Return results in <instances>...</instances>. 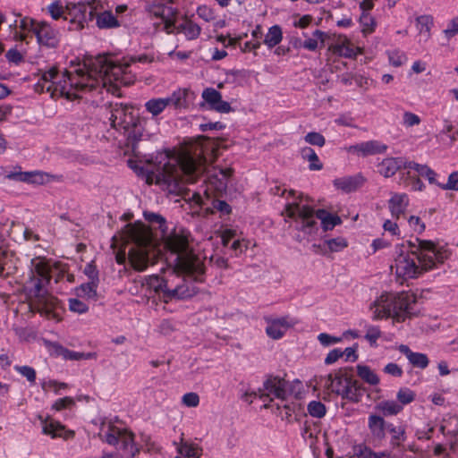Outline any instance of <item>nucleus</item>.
<instances>
[{"label": "nucleus", "instance_id": "19", "mask_svg": "<svg viewBox=\"0 0 458 458\" xmlns=\"http://www.w3.org/2000/svg\"><path fill=\"white\" fill-rule=\"evenodd\" d=\"M387 146L378 140H369L356 145L350 146L347 148L349 153L356 154L360 157H367L385 153Z\"/></svg>", "mask_w": 458, "mask_h": 458}, {"label": "nucleus", "instance_id": "62", "mask_svg": "<svg viewBox=\"0 0 458 458\" xmlns=\"http://www.w3.org/2000/svg\"><path fill=\"white\" fill-rule=\"evenodd\" d=\"M69 308L72 312L83 313L86 310V305L83 301L78 298H71L69 300Z\"/></svg>", "mask_w": 458, "mask_h": 458}, {"label": "nucleus", "instance_id": "24", "mask_svg": "<svg viewBox=\"0 0 458 458\" xmlns=\"http://www.w3.org/2000/svg\"><path fill=\"white\" fill-rule=\"evenodd\" d=\"M96 20V24L98 29H114L120 26V22L116 17L108 11L97 13L90 11L89 13V20Z\"/></svg>", "mask_w": 458, "mask_h": 458}, {"label": "nucleus", "instance_id": "20", "mask_svg": "<svg viewBox=\"0 0 458 458\" xmlns=\"http://www.w3.org/2000/svg\"><path fill=\"white\" fill-rule=\"evenodd\" d=\"M202 98L209 105L211 109L219 113H229L232 110L230 104L222 100V95L213 88H207L202 92Z\"/></svg>", "mask_w": 458, "mask_h": 458}, {"label": "nucleus", "instance_id": "14", "mask_svg": "<svg viewBox=\"0 0 458 458\" xmlns=\"http://www.w3.org/2000/svg\"><path fill=\"white\" fill-rule=\"evenodd\" d=\"M253 394L264 402V406L267 408V402H272L274 398L282 401L286 400L288 397V382L279 377H270L264 382L263 388L259 389Z\"/></svg>", "mask_w": 458, "mask_h": 458}, {"label": "nucleus", "instance_id": "21", "mask_svg": "<svg viewBox=\"0 0 458 458\" xmlns=\"http://www.w3.org/2000/svg\"><path fill=\"white\" fill-rule=\"evenodd\" d=\"M389 423L381 415L370 414L368 418V428L374 441L381 442L386 438Z\"/></svg>", "mask_w": 458, "mask_h": 458}, {"label": "nucleus", "instance_id": "17", "mask_svg": "<svg viewBox=\"0 0 458 458\" xmlns=\"http://www.w3.org/2000/svg\"><path fill=\"white\" fill-rule=\"evenodd\" d=\"M34 33L38 41L47 47H55L59 41V32L46 21H37Z\"/></svg>", "mask_w": 458, "mask_h": 458}, {"label": "nucleus", "instance_id": "63", "mask_svg": "<svg viewBox=\"0 0 458 458\" xmlns=\"http://www.w3.org/2000/svg\"><path fill=\"white\" fill-rule=\"evenodd\" d=\"M403 124L406 127H411L414 125H418L420 123V118L416 114L411 112H405L403 116Z\"/></svg>", "mask_w": 458, "mask_h": 458}, {"label": "nucleus", "instance_id": "32", "mask_svg": "<svg viewBox=\"0 0 458 458\" xmlns=\"http://www.w3.org/2000/svg\"><path fill=\"white\" fill-rule=\"evenodd\" d=\"M171 283H174V280L171 279V275L167 276L165 278H160L157 276H152L148 280V286L152 288L157 293L160 294L165 301V295L168 293L167 289H169Z\"/></svg>", "mask_w": 458, "mask_h": 458}, {"label": "nucleus", "instance_id": "9", "mask_svg": "<svg viewBox=\"0 0 458 458\" xmlns=\"http://www.w3.org/2000/svg\"><path fill=\"white\" fill-rule=\"evenodd\" d=\"M415 296L408 293H384L370 304L369 309L374 320L392 318L394 322L400 323L415 315Z\"/></svg>", "mask_w": 458, "mask_h": 458}, {"label": "nucleus", "instance_id": "51", "mask_svg": "<svg viewBox=\"0 0 458 458\" xmlns=\"http://www.w3.org/2000/svg\"><path fill=\"white\" fill-rule=\"evenodd\" d=\"M74 406V400L72 397H64L57 399L53 404L52 409L55 411L72 409Z\"/></svg>", "mask_w": 458, "mask_h": 458}, {"label": "nucleus", "instance_id": "1", "mask_svg": "<svg viewBox=\"0 0 458 458\" xmlns=\"http://www.w3.org/2000/svg\"><path fill=\"white\" fill-rule=\"evenodd\" d=\"M208 139L202 137L195 146L193 154L182 153L178 158L157 160L153 165L146 168L147 182H155L171 193H179L183 189V182L193 183L206 170L207 157L210 154L215 157V147H208Z\"/></svg>", "mask_w": 458, "mask_h": 458}, {"label": "nucleus", "instance_id": "28", "mask_svg": "<svg viewBox=\"0 0 458 458\" xmlns=\"http://www.w3.org/2000/svg\"><path fill=\"white\" fill-rule=\"evenodd\" d=\"M407 164V161L403 160L402 158H394L388 157L385 158L378 165V171L385 177H390L394 175L398 170L403 168L404 165Z\"/></svg>", "mask_w": 458, "mask_h": 458}, {"label": "nucleus", "instance_id": "56", "mask_svg": "<svg viewBox=\"0 0 458 458\" xmlns=\"http://www.w3.org/2000/svg\"><path fill=\"white\" fill-rule=\"evenodd\" d=\"M388 58L390 64L395 67L401 66L406 60L405 55L399 50H393L388 52Z\"/></svg>", "mask_w": 458, "mask_h": 458}, {"label": "nucleus", "instance_id": "38", "mask_svg": "<svg viewBox=\"0 0 458 458\" xmlns=\"http://www.w3.org/2000/svg\"><path fill=\"white\" fill-rule=\"evenodd\" d=\"M178 453L188 458H199L202 454V448L197 444L182 441L177 448Z\"/></svg>", "mask_w": 458, "mask_h": 458}, {"label": "nucleus", "instance_id": "53", "mask_svg": "<svg viewBox=\"0 0 458 458\" xmlns=\"http://www.w3.org/2000/svg\"><path fill=\"white\" fill-rule=\"evenodd\" d=\"M304 139L307 143L314 146L323 147L326 143L324 136L316 131L309 132Z\"/></svg>", "mask_w": 458, "mask_h": 458}, {"label": "nucleus", "instance_id": "15", "mask_svg": "<svg viewBox=\"0 0 458 458\" xmlns=\"http://www.w3.org/2000/svg\"><path fill=\"white\" fill-rule=\"evenodd\" d=\"M109 121L111 126L118 131H123L128 137L131 138V125L134 123L132 108L123 104H110Z\"/></svg>", "mask_w": 458, "mask_h": 458}, {"label": "nucleus", "instance_id": "16", "mask_svg": "<svg viewBox=\"0 0 458 458\" xmlns=\"http://www.w3.org/2000/svg\"><path fill=\"white\" fill-rule=\"evenodd\" d=\"M67 14L64 17L70 23V30H81L86 21V4L83 2H68L66 4Z\"/></svg>", "mask_w": 458, "mask_h": 458}, {"label": "nucleus", "instance_id": "5", "mask_svg": "<svg viewBox=\"0 0 458 458\" xmlns=\"http://www.w3.org/2000/svg\"><path fill=\"white\" fill-rule=\"evenodd\" d=\"M31 266L29 287L38 297V311L49 319L61 320L62 309L59 307L57 300L49 294H41V291L49 283L52 276H56L57 280L64 276L66 269L65 265L61 262H51L38 257L31 260Z\"/></svg>", "mask_w": 458, "mask_h": 458}, {"label": "nucleus", "instance_id": "13", "mask_svg": "<svg viewBox=\"0 0 458 458\" xmlns=\"http://www.w3.org/2000/svg\"><path fill=\"white\" fill-rule=\"evenodd\" d=\"M404 169L407 170V172L406 174H403L402 179L404 184L411 186L413 191H422L424 188V184L420 181V176L428 179L431 184L437 183V174L426 165H420L411 161L404 165Z\"/></svg>", "mask_w": 458, "mask_h": 458}, {"label": "nucleus", "instance_id": "29", "mask_svg": "<svg viewBox=\"0 0 458 458\" xmlns=\"http://www.w3.org/2000/svg\"><path fill=\"white\" fill-rule=\"evenodd\" d=\"M191 91L188 89H178L174 90L169 97L165 98L167 105L174 106L175 109H185L189 106V96Z\"/></svg>", "mask_w": 458, "mask_h": 458}, {"label": "nucleus", "instance_id": "41", "mask_svg": "<svg viewBox=\"0 0 458 458\" xmlns=\"http://www.w3.org/2000/svg\"><path fill=\"white\" fill-rule=\"evenodd\" d=\"M357 374L361 379L369 385L376 386L379 383V377L368 366L358 365Z\"/></svg>", "mask_w": 458, "mask_h": 458}, {"label": "nucleus", "instance_id": "36", "mask_svg": "<svg viewBox=\"0 0 458 458\" xmlns=\"http://www.w3.org/2000/svg\"><path fill=\"white\" fill-rule=\"evenodd\" d=\"M53 175L44 173L42 171L35 170L25 172L24 182L31 184H44L52 181Z\"/></svg>", "mask_w": 458, "mask_h": 458}, {"label": "nucleus", "instance_id": "8", "mask_svg": "<svg viewBox=\"0 0 458 458\" xmlns=\"http://www.w3.org/2000/svg\"><path fill=\"white\" fill-rule=\"evenodd\" d=\"M284 214L294 223V228L305 234H314L318 231L317 219H319L324 231L332 230L342 223L337 215H333L325 209H314L307 205L298 202L289 203L285 206Z\"/></svg>", "mask_w": 458, "mask_h": 458}, {"label": "nucleus", "instance_id": "44", "mask_svg": "<svg viewBox=\"0 0 458 458\" xmlns=\"http://www.w3.org/2000/svg\"><path fill=\"white\" fill-rule=\"evenodd\" d=\"M282 38L281 28L277 25H275L268 30V32L265 36L264 43L269 48H272L281 42Z\"/></svg>", "mask_w": 458, "mask_h": 458}, {"label": "nucleus", "instance_id": "60", "mask_svg": "<svg viewBox=\"0 0 458 458\" xmlns=\"http://www.w3.org/2000/svg\"><path fill=\"white\" fill-rule=\"evenodd\" d=\"M353 455L357 458H372L373 451L365 445H360L354 446Z\"/></svg>", "mask_w": 458, "mask_h": 458}, {"label": "nucleus", "instance_id": "26", "mask_svg": "<svg viewBox=\"0 0 458 458\" xmlns=\"http://www.w3.org/2000/svg\"><path fill=\"white\" fill-rule=\"evenodd\" d=\"M409 205V198L405 193H394L388 200V208L392 216L398 219Z\"/></svg>", "mask_w": 458, "mask_h": 458}, {"label": "nucleus", "instance_id": "48", "mask_svg": "<svg viewBox=\"0 0 458 458\" xmlns=\"http://www.w3.org/2000/svg\"><path fill=\"white\" fill-rule=\"evenodd\" d=\"M308 411L310 416L322 418L326 414V406L319 401H312L308 404Z\"/></svg>", "mask_w": 458, "mask_h": 458}, {"label": "nucleus", "instance_id": "22", "mask_svg": "<svg viewBox=\"0 0 458 458\" xmlns=\"http://www.w3.org/2000/svg\"><path fill=\"white\" fill-rule=\"evenodd\" d=\"M233 172L232 168L214 169L213 172H208L204 182L208 180L215 191H222L226 188L227 180L232 176Z\"/></svg>", "mask_w": 458, "mask_h": 458}, {"label": "nucleus", "instance_id": "58", "mask_svg": "<svg viewBox=\"0 0 458 458\" xmlns=\"http://www.w3.org/2000/svg\"><path fill=\"white\" fill-rule=\"evenodd\" d=\"M182 403L187 407H197L199 403V397L196 393H187L182 396Z\"/></svg>", "mask_w": 458, "mask_h": 458}, {"label": "nucleus", "instance_id": "37", "mask_svg": "<svg viewBox=\"0 0 458 458\" xmlns=\"http://www.w3.org/2000/svg\"><path fill=\"white\" fill-rule=\"evenodd\" d=\"M98 274L92 264H88V299L97 297V286L98 284Z\"/></svg>", "mask_w": 458, "mask_h": 458}, {"label": "nucleus", "instance_id": "35", "mask_svg": "<svg viewBox=\"0 0 458 458\" xmlns=\"http://www.w3.org/2000/svg\"><path fill=\"white\" fill-rule=\"evenodd\" d=\"M387 432L391 435L390 444L393 448L400 447L406 439L405 428L403 426H395L393 423H389Z\"/></svg>", "mask_w": 458, "mask_h": 458}, {"label": "nucleus", "instance_id": "7", "mask_svg": "<svg viewBox=\"0 0 458 458\" xmlns=\"http://www.w3.org/2000/svg\"><path fill=\"white\" fill-rule=\"evenodd\" d=\"M85 64L72 72L70 76L66 71L58 72L55 67L44 72L38 85L41 89L51 92L52 96H65L69 99L81 98L85 94L86 78L84 76Z\"/></svg>", "mask_w": 458, "mask_h": 458}, {"label": "nucleus", "instance_id": "52", "mask_svg": "<svg viewBox=\"0 0 458 458\" xmlns=\"http://www.w3.org/2000/svg\"><path fill=\"white\" fill-rule=\"evenodd\" d=\"M436 184L443 190L458 191V171L449 174L446 183L441 184L437 182Z\"/></svg>", "mask_w": 458, "mask_h": 458}, {"label": "nucleus", "instance_id": "64", "mask_svg": "<svg viewBox=\"0 0 458 458\" xmlns=\"http://www.w3.org/2000/svg\"><path fill=\"white\" fill-rule=\"evenodd\" d=\"M444 33L447 38H451L458 34V17L450 21Z\"/></svg>", "mask_w": 458, "mask_h": 458}, {"label": "nucleus", "instance_id": "33", "mask_svg": "<svg viewBox=\"0 0 458 458\" xmlns=\"http://www.w3.org/2000/svg\"><path fill=\"white\" fill-rule=\"evenodd\" d=\"M375 410L378 411L382 417L394 416L403 411V405L394 400H383L376 404Z\"/></svg>", "mask_w": 458, "mask_h": 458}, {"label": "nucleus", "instance_id": "30", "mask_svg": "<svg viewBox=\"0 0 458 458\" xmlns=\"http://www.w3.org/2000/svg\"><path fill=\"white\" fill-rule=\"evenodd\" d=\"M174 32L183 33L188 40H194L200 35L201 28L197 23L185 17L180 25L175 26Z\"/></svg>", "mask_w": 458, "mask_h": 458}, {"label": "nucleus", "instance_id": "42", "mask_svg": "<svg viewBox=\"0 0 458 458\" xmlns=\"http://www.w3.org/2000/svg\"><path fill=\"white\" fill-rule=\"evenodd\" d=\"M301 156L304 159L310 162L309 168L310 170H321L323 167L322 163L314 149L310 147L303 148L301 149Z\"/></svg>", "mask_w": 458, "mask_h": 458}, {"label": "nucleus", "instance_id": "12", "mask_svg": "<svg viewBox=\"0 0 458 458\" xmlns=\"http://www.w3.org/2000/svg\"><path fill=\"white\" fill-rule=\"evenodd\" d=\"M98 435L100 439L108 445H116L121 444L123 449H130L133 456L138 449L134 447V435L125 428H120L111 422L102 420Z\"/></svg>", "mask_w": 458, "mask_h": 458}, {"label": "nucleus", "instance_id": "55", "mask_svg": "<svg viewBox=\"0 0 458 458\" xmlns=\"http://www.w3.org/2000/svg\"><path fill=\"white\" fill-rule=\"evenodd\" d=\"M144 217L150 224H152V225L157 224V225H158L160 229L164 230L163 227L165 225V219L159 214L150 212V211H145Z\"/></svg>", "mask_w": 458, "mask_h": 458}, {"label": "nucleus", "instance_id": "45", "mask_svg": "<svg viewBox=\"0 0 458 458\" xmlns=\"http://www.w3.org/2000/svg\"><path fill=\"white\" fill-rule=\"evenodd\" d=\"M37 21L28 17H19L15 21V27L21 30L20 38H24L28 31L32 30L34 32V26Z\"/></svg>", "mask_w": 458, "mask_h": 458}, {"label": "nucleus", "instance_id": "3", "mask_svg": "<svg viewBox=\"0 0 458 458\" xmlns=\"http://www.w3.org/2000/svg\"><path fill=\"white\" fill-rule=\"evenodd\" d=\"M136 62H151V59L142 55L118 63L106 55L88 56V91L106 89L113 95L118 94L120 86H128L134 81V76L127 69L131 63Z\"/></svg>", "mask_w": 458, "mask_h": 458}, {"label": "nucleus", "instance_id": "49", "mask_svg": "<svg viewBox=\"0 0 458 458\" xmlns=\"http://www.w3.org/2000/svg\"><path fill=\"white\" fill-rule=\"evenodd\" d=\"M325 244L327 246L330 251L338 252L343 250L348 246L346 239L343 237H337L330 240H327Z\"/></svg>", "mask_w": 458, "mask_h": 458}, {"label": "nucleus", "instance_id": "25", "mask_svg": "<svg viewBox=\"0 0 458 458\" xmlns=\"http://www.w3.org/2000/svg\"><path fill=\"white\" fill-rule=\"evenodd\" d=\"M328 50L334 55L346 58L354 57L357 55L352 44L346 37H339L336 42L329 46Z\"/></svg>", "mask_w": 458, "mask_h": 458}, {"label": "nucleus", "instance_id": "50", "mask_svg": "<svg viewBox=\"0 0 458 458\" xmlns=\"http://www.w3.org/2000/svg\"><path fill=\"white\" fill-rule=\"evenodd\" d=\"M397 400L401 405H406L411 403L415 399V394L409 388H401L396 394Z\"/></svg>", "mask_w": 458, "mask_h": 458}, {"label": "nucleus", "instance_id": "57", "mask_svg": "<svg viewBox=\"0 0 458 458\" xmlns=\"http://www.w3.org/2000/svg\"><path fill=\"white\" fill-rule=\"evenodd\" d=\"M381 336V331L378 327L369 326L367 327L365 338L371 345L376 344L377 340Z\"/></svg>", "mask_w": 458, "mask_h": 458}, {"label": "nucleus", "instance_id": "6", "mask_svg": "<svg viewBox=\"0 0 458 458\" xmlns=\"http://www.w3.org/2000/svg\"><path fill=\"white\" fill-rule=\"evenodd\" d=\"M128 259L131 266L138 271L145 270L155 263L157 256L153 234L148 226L142 223L128 225L125 231Z\"/></svg>", "mask_w": 458, "mask_h": 458}, {"label": "nucleus", "instance_id": "54", "mask_svg": "<svg viewBox=\"0 0 458 458\" xmlns=\"http://www.w3.org/2000/svg\"><path fill=\"white\" fill-rule=\"evenodd\" d=\"M14 369L21 376L26 377L29 382L35 383L36 381V371L30 366H15Z\"/></svg>", "mask_w": 458, "mask_h": 458}, {"label": "nucleus", "instance_id": "2", "mask_svg": "<svg viewBox=\"0 0 458 458\" xmlns=\"http://www.w3.org/2000/svg\"><path fill=\"white\" fill-rule=\"evenodd\" d=\"M165 245L175 255L174 269L171 273V279L174 283H171L167 289L165 302L194 296L197 293L196 287L184 277H181L178 273L186 274L192 276L195 281L202 282L205 273L203 258L190 249L188 234L183 230L174 231L169 234L165 240Z\"/></svg>", "mask_w": 458, "mask_h": 458}, {"label": "nucleus", "instance_id": "39", "mask_svg": "<svg viewBox=\"0 0 458 458\" xmlns=\"http://www.w3.org/2000/svg\"><path fill=\"white\" fill-rule=\"evenodd\" d=\"M168 106L165 98H151L145 103L146 110L152 114L157 116Z\"/></svg>", "mask_w": 458, "mask_h": 458}, {"label": "nucleus", "instance_id": "23", "mask_svg": "<svg viewBox=\"0 0 458 458\" xmlns=\"http://www.w3.org/2000/svg\"><path fill=\"white\" fill-rule=\"evenodd\" d=\"M293 324L288 320L287 317L268 320V326L266 332L272 339H280L284 336L288 328Z\"/></svg>", "mask_w": 458, "mask_h": 458}, {"label": "nucleus", "instance_id": "34", "mask_svg": "<svg viewBox=\"0 0 458 458\" xmlns=\"http://www.w3.org/2000/svg\"><path fill=\"white\" fill-rule=\"evenodd\" d=\"M433 26V18L430 15H421L416 19V28L419 31L420 41H427L430 38V30Z\"/></svg>", "mask_w": 458, "mask_h": 458}, {"label": "nucleus", "instance_id": "59", "mask_svg": "<svg viewBox=\"0 0 458 458\" xmlns=\"http://www.w3.org/2000/svg\"><path fill=\"white\" fill-rule=\"evenodd\" d=\"M197 14L199 18L204 20L205 21H211L215 19V13L213 10L207 5H202L198 7Z\"/></svg>", "mask_w": 458, "mask_h": 458}, {"label": "nucleus", "instance_id": "10", "mask_svg": "<svg viewBox=\"0 0 458 458\" xmlns=\"http://www.w3.org/2000/svg\"><path fill=\"white\" fill-rule=\"evenodd\" d=\"M325 386L343 399L352 403L360 402L363 395L359 381L344 370L327 375Z\"/></svg>", "mask_w": 458, "mask_h": 458}, {"label": "nucleus", "instance_id": "18", "mask_svg": "<svg viewBox=\"0 0 458 458\" xmlns=\"http://www.w3.org/2000/svg\"><path fill=\"white\" fill-rule=\"evenodd\" d=\"M39 420L43 433L50 436L52 438L62 437L68 439L73 436V431L66 429L63 424L50 417L39 416Z\"/></svg>", "mask_w": 458, "mask_h": 458}, {"label": "nucleus", "instance_id": "47", "mask_svg": "<svg viewBox=\"0 0 458 458\" xmlns=\"http://www.w3.org/2000/svg\"><path fill=\"white\" fill-rule=\"evenodd\" d=\"M47 12L54 20H59L62 17H65L64 14L67 13L66 5L64 6L61 1L56 0L47 6Z\"/></svg>", "mask_w": 458, "mask_h": 458}, {"label": "nucleus", "instance_id": "4", "mask_svg": "<svg viewBox=\"0 0 458 458\" xmlns=\"http://www.w3.org/2000/svg\"><path fill=\"white\" fill-rule=\"evenodd\" d=\"M416 242L417 250L400 253L391 266V270L404 280L418 277L437 263H443L449 256L446 250L437 248L431 241L416 239Z\"/></svg>", "mask_w": 458, "mask_h": 458}, {"label": "nucleus", "instance_id": "43", "mask_svg": "<svg viewBox=\"0 0 458 458\" xmlns=\"http://www.w3.org/2000/svg\"><path fill=\"white\" fill-rule=\"evenodd\" d=\"M13 255L0 249V275H9L13 271Z\"/></svg>", "mask_w": 458, "mask_h": 458}, {"label": "nucleus", "instance_id": "61", "mask_svg": "<svg viewBox=\"0 0 458 458\" xmlns=\"http://www.w3.org/2000/svg\"><path fill=\"white\" fill-rule=\"evenodd\" d=\"M410 226L415 233H421L425 230V224L416 216H411L408 219Z\"/></svg>", "mask_w": 458, "mask_h": 458}, {"label": "nucleus", "instance_id": "27", "mask_svg": "<svg viewBox=\"0 0 458 458\" xmlns=\"http://www.w3.org/2000/svg\"><path fill=\"white\" fill-rule=\"evenodd\" d=\"M363 182L364 178L361 175L346 176L334 180L335 187L345 192L356 191Z\"/></svg>", "mask_w": 458, "mask_h": 458}, {"label": "nucleus", "instance_id": "40", "mask_svg": "<svg viewBox=\"0 0 458 458\" xmlns=\"http://www.w3.org/2000/svg\"><path fill=\"white\" fill-rule=\"evenodd\" d=\"M327 35L325 32L316 30L312 33V37L304 40V48L310 51H315L320 43V47L324 46L325 38Z\"/></svg>", "mask_w": 458, "mask_h": 458}, {"label": "nucleus", "instance_id": "31", "mask_svg": "<svg viewBox=\"0 0 458 458\" xmlns=\"http://www.w3.org/2000/svg\"><path fill=\"white\" fill-rule=\"evenodd\" d=\"M399 351L406 356L408 360L413 367L425 369L428 365V359L426 354L420 352H413L404 344L399 346Z\"/></svg>", "mask_w": 458, "mask_h": 458}, {"label": "nucleus", "instance_id": "46", "mask_svg": "<svg viewBox=\"0 0 458 458\" xmlns=\"http://www.w3.org/2000/svg\"><path fill=\"white\" fill-rule=\"evenodd\" d=\"M360 23L363 34H371L374 32L377 22L369 13H361L360 16Z\"/></svg>", "mask_w": 458, "mask_h": 458}, {"label": "nucleus", "instance_id": "11", "mask_svg": "<svg viewBox=\"0 0 458 458\" xmlns=\"http://www.w3.org/2000/svg\"><path fill=\"white\" fill-rule=\"evenodd\" d=\"M148 13L156 30L174 33L179 11L172 3H155L148 6Z\"/></svg>", "mask_w": 458, "mask_h": 458}]
</instances>
